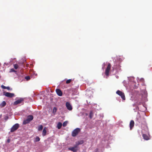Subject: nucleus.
I'll use <instances>...</instances> for the list:
<instances>
[{"label":"nucleus","mask_w":152,"mask_h":152,"mask_svg":"<svg viewBox=\"0 0 152 152\" xmlns=\"http://www.w3.org/2000/svg\"><path fill=\"white\" fill-rule=\"evenodd\" d=\"M142 137L143 139L145 140H149V139L148 136L147 135L145 134H143Z\"/></svg>","instance_id":"obj_13"},{"label":"nucleus","mask_w":152,"mask_h":152,"mask_svg":"<svg viewBox=\"0 0 152 152\" xmlns=\"http://www.w3.org/2000/svg\"><path fill=\"white\" fill-rule=\"evenodd\" d=\"M11 71L13 72H16L13 69H11Z\"/></svg>","instance_id":"obj_30"},{"label":"nucleus","mask_w":152,"mask_h":152,"mask_svg":"<svg viewBox=\"0 0 152 152\" xmlns=\"http://www.w3.org/2000/svg\"><path fill=\"white\" fill-rule=\"evenodd\" d=\"M6 104V103L5 101H3L0 104V107L1 108L4 107Z\"/></svg>","instance_id":"obj_14"},{"label":"nucleus","mask_w":152,"mask_h":152,"mask_svg":"<svg viewBox=\"0 0 152 152\" xmlns=\"http://www.w3.org/2000/svg\"><path fill=\"white\" fill-rule=\"evenodd\" d=\"M1 87L2 88H3V89H6V86H4L3 85H1Z\"/></svg>","instance_id":"obj_28"},{"label":"nucleus","mask_w":152,"mask_h":152,"mask_svg":"<svg viewBox=\"0 0 152 152\" xmlns=\"http://www.w3.org/2000/svg\"><path fill=\"white\" fill-rule=\"evenodd\" d=\"M68 149L69 150L73 151L74 152H76L77 150V149H75V148L73 147L69 148H68Z\"/></svg>","instance_id":"obj_15"},{"label":"nucleus","mask_w":152,"mask_h":152,"mask_svg":"<svg viewBox=\"0 0 152 152\" xmlns=\"http://www.w3.org/2000/svg\"><path fill=\"white\" fill-rule=\"evenodd\" d=\"M6 89H7L8 90H10V91H11L12 90V88H10V87H6Z\"/></svg>","instance_id":"obj_27"},{"label":"nucleus","mask_w":152,"mask_h":152,"mask_svg":"<svg viewBox=\"0 0 152 152\" xmlns=\"http://www.w3.org/2000/svg\"><path fill=\"white\" fill-rule=\"evenodd\" d=\"M14 68L15 69H17L18 68V66L17 64H15L14 65Z\"/></svg>","instance_id":"obj_25"},{"label":"nucleus","mask_w":152,"mask_h":152,"mask_svg":"<svg viewBox=\"0 0 152 152\" xmlns=\"http://www.w3.org/2000/svg\"><path fill=\"white\" fill-rule=\"evenodd\" d=\"M116 93L121 96L122 99L123 100H125V97L124 93L119 90H118L116 91Z\"/></svg>","instance_id":"obj_4"},{"label":"nucleus","mask_w":152,"mask_h":152,"mask_svg":"<svg viewBox=\"0 0 152 152\" xmlns=\"http://www.w3.org/2000/svg\"><path fill=\"white\" fill-rule=\"evenodd\" d=\"M56 91L57 94L58 96H61L62 95V92L60 89L57 88L56 89Z\"/></svg>","instance_id":"obj_11"},{"label":"nucleus","mask_w":152,"mask_h":152,"mask_svg":"<svg viewBox=\"0 0 152 152\" xmlns=\"http://www.w3.org/2000/svg\"><path fill=\"white\" fill-rule=\"evenodd\" d=\"M10 142V139L9 138H8L7 140V142L9 143Z\"/></svg>","instance_id":"obj_29"},{"label":"nucleus","mask_w":152,"mask_h":152,"mask_svg":"<svg viewBox=\"0 0 152 152\" xmlns=\"http://www.w3.org/2000/svg\"><path fill=\"white\" fill-rule=\"evenodd\" d=\"M33 119V117L32 115H29L28 116L26 119L23 121V123L24 124H26L29 123L30 121L32 120Z\"/></svg>","instance_id":"obj_2"},{"label":"nucleus","mask_w":152,"mask_h":152,"mask_svg":"<svg viewBox=\"0 0 152 152\" xmlns=\"http://www.w3.org/2000/svg\"><path fill=\"white\" fill-rule=\"evenodd\" d=\"M134 121L131 120L130 121L129 126H130V129L131 130L132 129V128L134 127Z\"/></svg>","instance_id":"obj_12"},{"label":"nucleus","mask_w":152,"mask_h":152,"mask_svg":"<svg viewBox=\"0 0 152 152\" xmlns=\"http://www.w3.org/2000/svg\"><path fill=\"white\" fill-rule=\"evenodd\" d=\"M25 79L27 80H28L30 79V77L29 76H27L25 77Z\"/></svg>","instance_id":"obj_26"},{"label":"nucleus","mask_w":152,"mask_h":152,"mask_svg":"<svg viewBox=\"0 0 152 152\" xmlns=\"http://www.w3.org/2000/svg\"><path fill=\"white\" fill-rule=\"evenodd\" d=\"M8 117H7V119L8 118Z\"/></svg>","instance_id":"obj_32"},{"label":"nucleus","mask_w":152,"mask_h":152,"mask_svg":"<svg viewBox=\"0 0 152 152\" xmlns=\"http://www.w3.org/2000/svg\"><path fill=\"white\" fill-rule=\"evenodd\" d=\"M136 119L137 122L139 124H144L145 123V118L143 117H142L140 115L137 116Z\"/></svg>","instance_id":"obj_1"},{"label":"nucleus","mask_w":152,"mask_h":152,"mask_svg":"<svg viewBox=\"0 0 152 152\" xmlns=\"http://www.w3.org/2000/svg\"><path fill=\"white\" fill-rule=\"evenodd\" d=\"M73 147L75 148V149H77L76 148H77V145Z\"/></svg>","instance_id":"obj_31"},{"label":"nucleus","mask_w":152,"mask_h":152,"mask_svg":"<svg viewBox=\"0 0 152 152\" xmlns=\"http://www.w3.org/2000/svg\"><path fill=\"white\" fill-rule=\"evenodd\" d=\"M46 131L45 128H44L43 130L42 134L43 136H45L46 135Z\"/></svg>","instance_id":"obj_17"},{"label":"nucleus","mask_w":152,"mask_h":152,"mask_svg":"<svg viewBox=\"0 0 152 152\" xmlns=\"http://www.w3.org/2000/svg\"><path fill=\"white\" fill-rule=\"evenodd\" d=\"M23 99H18L15 101L13 103L14 105H16L18 104H20L21 103V102L23 101Z\"/></svg>","instance_id":"obj_8"},{"label":"nucleus","mask_w":152,"mask_h":152,"mask_svg":"<svg viewBox=\"0 0 152 152\" xmlns=\"http://www.w3.org/2000/svg\"><path fill=\"white\" fill-rule=\"evenodd\" d=\"M80 131V129L79 128H77L75 129L72 132V135L73 137L77 136L78 133Z\"/></svg>","instance_id":"obj_3"},{"label":"nucleus","mask_w":152,"mask_h":152,"mask_svg":"<svg viewBox=\"0 0 152 152\" xmlns=\"http://www.w3.org/2000/svg\"><path fill=\"white\" fill-rule=\"evenodd\" d=\"M40 140V138L38 137H36L35 139V141L36 142H38Z\"/></svg>","instance_id":"obj_23"},{"label":"nucleus","mask_w":152,"mask_h":152,"mask_svg":"<svg viewBox=\"0 0 152 152\" xmlns=\"http://www.w3.org/2000/svg\"><path fill=\"white\" fill-rule=\"evenodd\" d=\"M3 94L9 98H12L15 96V94H14L8 92H4Z\"/></svg>","instance_id":"obj_7"},{"label":"nucleus","mask_w":152,"mask_h":152,"mask_svg":"<svg viewBox=\"0 0 152 152\" xmlns=\"http://www.w3.org/2000/svg\"><path fill=\"white\" fill-rule=\"evenodd\" d=\"M84 142V141L83 140H81L80 141H79L78 142V143L77 144V145L82 144H83Z\"/></svg>","instance_id":"obj_20"},{"label":"nucleus","mask_w":152,"mask_h":152,"mask_svg":"<svg viewBox=\"0 0 152 152\" xmlns=\"http://www.w3.org/2000/svg\"><path fill=\"white\" fill-rule=\"evenodd\" d=\"M43 128V126L42 125H40L38 127V130L39 131H41Z\"/></svg>","instance_id":"obj_19"},{"label":"nucleus","mask_w":152,"mask_h":152,"mask_svg":"<svg viewBox=\"0 0 152 152\" xmlns=\"http://www.w3.org/2000/svg\"><path fill=\"white\" fill-rule=\"evenodd\" d=\"M62 125V123L61 122H59L57 125V127L58 129H60Z\"/></svg>","instance_id":"obj_16"},{"label":"nucleus","mask_w":152,"mask_h":152,"mask_svg":"<svg viewBox=\"0 0 152 152\" xmlns=\"http://www.w3.org/2000/svg\"><path fill=\"white\" fill-rule=\"evenodd\" d=\"M19 126V124H15L11 128L10 132H12L15 131L18 128Z\"/></svg>","instance_id":"obj_5"},{"label":"nucleus","mask_w":152,"mask_h":152,"mask_svg":"<svg viewBox=\"0 0 152 152\" xmlns=\"http://www.w3.org/2000/svg\"><path fill=\"white\" fill-rule=\"evenodd\" d=\"M111 67V66L110 64L108 63L107 67L105 70V74L106 76H108L109 75V72Z\"/></svg>","instance_id":"obj_6"},{"label":"nucleus","mask_w":152,"mask_h":152,"mask_svg":"<svg viewBox=\"0 0 152 152\" xmlns=\"http://www.w3.org/2000/svg\"><path fill=\"white\" fill-rule=\"evenodd\" d=\"M66 105L68 110H72V107L70 103L68 102H66Z\"/></svg>","instance_id":"obj_9"},{"label":"nucleus","mask_w":152,"mask_h":152,"mask_svg":"<svg viewBox=\"0 0 152 152\" xmlns=\"http://www.w3.org/2000/svg\"><path fill=\"white\" fill-rule=\"evenodd\" d=\"M67 123V121H65L63 123V124H62L63 126L65 127L66 126Z\"/></svg>","instance_id":"obj_22"},{"label":"nucleus","mask_w":152,"mask_h":152,"mask_svg":"<svg viewBox=\"0 0 152 152\" xmlns=\"http://www.w3.org/2000/svg\"><path fill=\"white\" fill-rule=\"evenodd\" d=\"M120 67L121 66L119 64L114 65L112 67L113 70H119L120 69Z\"/></svg>","instance_id":"obj_10"},{"label":"nucleus","mask_w":152,"mask_h":152,"mask_svg":"<svg viewBox=\"0 0 152 152\" xmlns=\"http://www.w3.org/2000/svg\"><path fill=\"white\" fill-rule=\"evenodd\" d=\"M72 81V80L71 79L68 80L66 81V84L69 83H70Z\"/></svg>","instance_id":"obj_21"},{"label":"nucleus","mask_w":152,"mask_h":152,"mask_svg":"<svg viewBox=\"0 0 152 152\" xmlns=\"http://www.w3.org/2000/svg\"><path fill=\"white\" fill-rule=\"evenodd\" d=\"M57 111V108L56 107H54L53 109V112L54 113H56Z\"/></svg>","instance_id":"obj_24"},{"label":"nucleus","mask_w":152,"mask_h":152,"mask_svg":"<svg viewBox=\"0 0 152 152\" xmlns=\"http://www.w3.org/2000/svg\"><path fill=\"white\" fill-rule=\"evenodd\" d=\"M94 114L92 111H91L89 114V118H90L91 119L93 116Z\"/></svg>","instance_id":"obj_18"}]
</instances>
